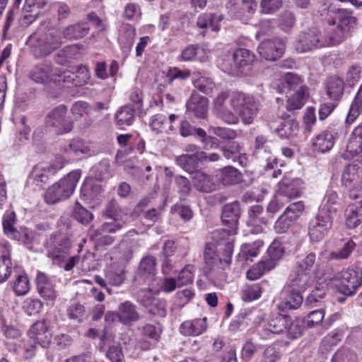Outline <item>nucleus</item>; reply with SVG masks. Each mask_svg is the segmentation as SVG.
I'll return each instance as SVG.
<instances>
[{"mask_svg": "<svg viewBox=\"0 0 362 362\" xmlns=\"http://www.w3.org/2000/svg\"><path fill=\"white\" fill-rule=\"evenodd\" d=\"M61 35L57 29L41 25L28 38L26 45L37 59L50 55L61 47Z\"/></svg>", "mask_w": 362, "mask_h": 362, "instance_id": "f257e3e1", "label": "nucleus"}, {"mask_svg": "<svg viewBox=\"0 0 362 362\" xmlns=\"http://www.w3.org/2000/svg\"><path fill=\"white\" fill-rule=\"evenodd\" d=\"M357 18L352 13L346 8H338L330 11L327 19V32L331 35V40L335 45L343 42L349 31L354 28Z\"/></svg>", "mask_w": 362, "mask_h": 362, "instance_id": "f03ea898", "label": "nucleus"}, {"mask_svg": "<svg viewBox=\"0 0 362 362\" xmlns=\"http://www.w3.org/2000/svg\"><path fill=\"white\" fill-rule=\"evenodd\" d=\"M230 104L245 124H250L256 117L260 104L255 96L243 92H234Z\"/></svg>", "mask_w": 362, "mask_h": 362, "instance_id": "7ed1b4c3", "label": "nucleus"}, {"mask_svg": "<svg viewBox=\"0 0 362 362\" xmlns=\"http://www.w3.org/2000/svg\"><path fill=\"white\" fill-rule=\"evenodd\" d=\"M80 177L79 170L69 173L47 189L45 194V202L49 204H54L69 198L73 194Z\"/></svg>", "mask_w": 362, "mask_h": 362, "instance_id": "20e7f679", "label": "nucleus"}, {"mask_svg": "<svg viewBox=\"0 0 362 362\" xmlns=\"http://www.w3.org/2000/svg\"><path fill=\"white\" fill-rule=\"evenodd\" d=\"M332 45H335V44L331 40V35L327 33V28L322 35L321 31L315 27L301 32L295 44L296 51L300 53Z\"/></svg>", "mask_w": 362, "mask_h": 362, "instance_id": "39448f33", "label": "nucleus"}, {"mask_svg": "<svg viewBox=\"0 0 362 362\" xmlns=\"http://www.w3.org/2000/svg\"><path fill=\"white\" fill-rule=\"evenodd\" d=\"M47 257L54 264L60 265L69 255L71 240L64 235L53 234L46 243Z\"/></svg>", "mask_w": 362, "mask_h": 362, "instance_id": "423d86ee", "label": "nucleus"}, {"mask_svg": "<svg viewBox=\"0 0 362 362\" xmlns=\"http://www.w3.org/2000/svg\"><path fill=\"white\" fill-rule=\"evenodd\" d=\"M331 214L329 208L320 209L316 216L309 223L308 234L311 240L318 242L327 234L332 226Z\"/></svg>", "mask_w": 362, "mask_h": 362, "instance_id": "0eeeda50", "label": "nucleus"}, {"mask_svg": "<svg viewBox=\"0 0 362 362\" xmlns=\"http://www.w3.org/2000/svg\"><path fill=\"white\" fill-rule=\"evenodd\" d=\"M340 281L338 290L346 296H352L362 284V270L360 269H348L337 274L334 276Z\"/></svg>", "mask_w": 362, "mask_h": 362, "instance_id": "6e6552de", "label": "nucleus"}, {"mask_svg": "<svg viewBox=\"0 0 362 362\" xmlns=\"http://www.w3.org/2000/svg\"><path fill=\"white\" fill-rule=\"evenodd\" d=\"M29 336L33 341L25 345L26 351H31L37 343L42 347H46L50 344L52 338L49 322L45 320L35 322L29 330Z\"/></svg>", "mask_w": 362, "mask_h": 362, "instance_id": "1a4fd4ad", "label": "nucleus"}, {"mask_svg": "<svg viewBox=\"0 0 362 362\" xmlns=\"http://www.w3.org/2000/svg\"><path fill=\"white\" fill-rule=\"evenodd\" d=\"M66 107L59 105L47 114L45 122L48 126L54 127L58 134L69 133L72 130L73 122L71 119L66 116Z\"/></svg>", "mask_w": 362, "mask_h": 362, "instance_id": "9d476101", "label": "nucleus"}, {"mask_svg": "<svg viewBox=\"0 0 362 362\" xmlns=\"http://www.w3.org/2000/svg\"><path fill=\"white\" fill-rule=\"evenodd\" d=\"M216 247L214 243H208L206 245L204 252L205 272H211L216 265L222 262H224L226 264L230 263L233 252V245L231 243H228L225 245L223 257H220L216 253Z\"/></svg>", "mask_w": 362, "mask_h": 362, "instance_id": "9b49d317", "label": "nucleus"}, {"mask_svg": "<svg viewBox=\"0 0 362 362\" xmlns=\"http://www.w3.org/2000/svg\"><path fill=\"white\" fill-rule=\"evenodd\" d=\"M58 76H61L48 61L37 64L30 73V78L33 81L42 84H49Z\"/></svg>", "mask_w": 362, "mask_h": 362, "instance_id": "f8f14e48", "label": "nucleus"}, {"mask_svg": "<svg viewBox=\"0 0 362 362\" xmlns=\"http://www.w3.org/2000/svg\"><path fill=\"white\" fill-rule=\"evenodd\" d=\"M303 181L299 178L289 179L284 177L279 183L276 194L288 204L293 199L301 194Z\"/></svg>", "mask_w": 362, "mask_h": 362, "instance_id": "ddd939ff", "label": "nucleus"}, {"mask_svg": "<svg viewBox=\"0 0 362 362\" xmlns=\"http://www.w3.org/2000/svg\"><path fill=\"white\" fill-rule=\"evenodd\" d=\"M285 47L284 40L276 38L262 42L258 47V52L266 60L276 61L283 55Z\"/></svg>", "mask_w": 362, "mask_h": 362, "instance_id": "4468645a", "label": "nucleus"}, {"mask_svg": "<svg viewBox=\"0 0 362 362\" xmlns=\"http://www.w3.org/2000/svg\"><path fill=\"white\" fill-rule=\"evenodd\" d=\"M271 129H273L281 138L290 139L297 135L298 132V123L289 115L284 114L280 117L279 124L271 122Z\"/></svg>", "mask_w": 362, "mask_h": 362, "instance_id": "2eb2a0df", "label": "nucleus"}, {"mask_svg": "<svg viewBox=\"0 0 362 362\" xmlns=\"http://www.w3.org/2000/svg\"><path fill=\"white\" fill-rule=\"evenodd\" d=\"M228 98V95L226 93H221L214 100V112L216 117L224 122L229 124H236L239 122L238 117L224 106Z\"/></svg>", "mask_w": 362, "mask_h": 362, "instance_id": "dca6fc26", "label": "nucleus"}, {"mask_svg": "<svg viewBox=\"0 0 362 362\" xmlns=\"http://www.w3.org/2000/svg\"><path fill=\"white\" fill-rule=\"evenodd\" d=\"M122 228V224L120 223L114 224L105 223L97 230L90 229L89 230V235L92 240H96L100 244L109 245L113 243L114 238L108 235H102V232L112 233Z\"/></svg>", "mask_w": 362, "mask_h": 362, "instance_id": "f3484780", "label": "nucleus"}, {"mask_svg": "<svg viewBox=\"0 0 362 362\" xmlns=\"http://www.w3.org/2000/svg\"><path fill=\"white\" fill-rule=\"evenodd\" d=\"M207 318H196L184 321L180 326V332L186 337H196L202 334L207 329Z\"/></svg>", "mask_w": 362, "mask_h": 362, "instance_id": "a211bd4d", "label": "nucleus"}, {"mask_svg": "<svg viewBox=\"0 0 362 362\" xmlns=\"http://www.w3.org/2000/svg\"><path fill=\"white\" fill-rule=\"evenodd\" d=\"M37 289L40 296L45 300L54 301L57 298V291L51 280L43 272H38L36 277Z\"/></svg>", "mask_w": 362, "mask_h": 362, "instance_id": "6ab92c4d", "label": "nucleus"}, {"mask_svg": "<svg viewBox=\"0 0 362 362\" xmlns=\"http://www.w3.org/2000/svg\"><path fill=\"white\" fill-rule=\"evenodd\" d=\"M187 110L199 118H205L208 111V100L194 92L187 103Z\"/></svg>", "mask_w": 362, "mask_h": 362, "instance_id": "aec40b11", "label": "nucleus"}, {"mask_svg": "<svg viewBox=\"0 0 362 362\" xmlns=\"http://www.w3.org/2000/svg\"><path fill=\"white\" fill-rule=\"evenodd\" d=\"M228 7L237 18H242L255 12L257 2L256 0H230Z\"/></svg>", "mask_w": 362, "mask_h": 362, "instance_id": "412c9836", "label": "nucleus"}, {"mask_svg": "<svg viewBox=\"0 0 362 362\" xmlns=\"http://www.w3.org/2000/svg\"><path fill=\"white\" fill-rule=\"evenodd\" d=\"M119 322L124 325H130L139 319L136 306L129 300H126L118 305Z\"/></svg>", "mask_w": 362, "mask_h": 362, "instance_id": "4be33fe9", "label": "nucleus"}, {"mask_svg": "<svg viewBox=\"0 0 362 362\" xmlns=\"http://www.w3.org/2000/svg\"><path fill=\"white\" fill-rule=\"evenodd\" d=\"M344 86L343 78L337 76L327 78L325 83L327 95L332 100H340L344 94Z\"/></svg>", "mask_w": 362, "mask_h": 362, "instance_id": "5701e85b", "label": "nucleus"}, {"mask_svg": "<svg viewBox=\"0 0 362 362\" xmlns=\"http://www.w3.org/2000/svg\"><path fill=\"white\" fill-rule=\"evenodd\" d=\"M240 215V208L238 202L224 205L222 210L221 219L223 223L228 225L233 231Z\"/></svg>", "mask_w": 362, "mask_h": 362, "instance_id": "b1692460", "label": "nucleus"}, {"mask_svg": "<svg viewBox=\"0 0 362 362\" xmlns=\"http://www.w3.org/2000/svg\"><path fill=\"white\" fill-rule=\"evenodd\" d=\"M335 133L327 129L319 134L313 143L315 150L325 153L332 149L334 144Z\"/></svg>", "mask_w": 362, "mask_h": 362, "instance_id": "393cba45", "label": "nucleus"}, {"mask_svg": "<svg viewBox=\"0 0 362 362\" xmlns=\"http://www.w3.org/2000/svg\"><path fill=\"white\" fill-rule=\"evenodd\" d=\"M90 27L86 22H78L66 26L62 32V36L67 40H78L88 35Z\"/></svg>", "mask_w": 362, "mask_h": 362, "instance_id": "a878e982", "label": "nucleus"}, {"mask_svg": "<svg viewBox=\"0 0 362 362\" xmlns=\"http://www.w3.org/2000/svg\"><path fill=\"white\" fill-rule=\"evenodd\" d=\"M313 284V279L310 274L300 272L297 269L295 271L294 276L291 278L289 288L292 291L300 293L305 291Z\"/></svg>", "mask_w": 362, "mask_h": 362, "instance_id": "bb28decb", "label": "nucleus"}, {"mask_svg": "<svg viewBox=\"0 0 362 362\" xmlns=\"http://www.w3.org/2000/svg\"><path fill=\"white\" fill-rule=\"evenodd\" d=\"M309 97V90L308 87H301L294 93L288 97L286 108L289 112H293L302 108Z\"/></svg>", "mask_w": 362, "mask_h": 362, "instance_id": "cd10ccee", "label": "nucleus"}, {"mask_svg": "<svg viewBox=\"0 0 362 362\" xmlns=\"http://www.w3.org/2000/svg\"><path fill=\"white\" fill-rule=\"evenodd\" d=\"M193 185L199 192L209 193L216 189L212 178L202 171H196L192 177Z\"/></svg>", "mask_w": 362, "mask_h": 362, "instance_id": "c85d7f7f", "label": "nucleus"}, {"mask_svg": "<svg viewBox=\"0 0 362 362\" xmlns=\"http://www.w3.org/2000/svg\"><path fill=\"white\" fill-rule=\"evenodd\" d=\"M233 59L235 68L240 69L252 65L255 56L249 49L238 48L233 52Z\"/></svg>", "mask_w": 362, "mask_h": 362, "instance_id": "c756f323", "label": "nucleus"}, {"mask_svg": "<svg viewBox=\"0 0 362 362\" xmlns=\"http://www.w3.org/2000/svg\"><path fill=\"white\" fill-rule=\"evenodd\" d=\"M217 176L219 182L225 186L238 184L242 179L241 173L230 166L222 168Z\"/></svg>", "mask_w": 362, "mask_h": 362, "instance_id": "7c9ffc66", "label": "nucleus"}, {"mask_svg": "<svg viewBox=\"0 0 362 362\" xmlns=\"http://www.w3.org/2000/svg\"><path fill=\"white\" fill-rule=\"evenodd\" d=\"M346 151L351 156L362 153V126L356 127L351 134L347 142Z\"/></svg>", "mask_w": 362, "mask_h": 362, "instance_id": "2f4dec72", "label": "nucleus"}, {"mask_svg": "<svg viewBox=\"0 0 362 362\" xmlns=\"http://www.w3.org/2000/svg\"><path fill=\"white\" fill-rule=\"evenodd\" d=\"M208 57L207 52L197 45H189L182 51L181 55L183 61L198 60L199 62H206Z\"/></svg>", "mask_w": 362, "mask_h": 362, "instance_id": "473e14b6", "label": "nucleus"}, {"mask_svg": "<svg viewBox=\"0 0 362 362\" xmlns=\"http://www.w3.org/2000/svg\"><path fill=\"white\" fill-rule=\"evenodd\" d=\"M355 247L356 243L352 240H349L344 243L343 246L338 251L327 252L325 258L327 261L348 259Z\"/></svg>", "mask_w": 362, "mask_h": 362, "instance_id": "72a5a7b5", "label": "nucleus"}, {"mask_svg": "<svg viewBox=\"0 0 362 362\" xmlns=\"http://www.w3.org/2000/svg\"><path fill=\"white\" fill-rule=\"evenodd\" d=\"M135 111L131 105L122 107L115 114L117 124L122 128L132 125L135 119Z\"/></svg>", "mask_w": 362, "mask_h": 362, "instance_id": "f704fd0d", "label": "nucleus"}, {"mask_svg": "<svg viewBox=\"0 0 362 362\" xmlns=\"http://www.w3.org/2000/svg\"><path fill=\"white\" fill-rule=\"evenodd\" d=\"M361 169L358 165L349 164L346 165L341 175L342 185L346 187H350V189L354 186H358L359 183H354L358 177Z\"/></svg>", "mask_w": 362, "mask_h": 362, "instance_id": "c9c22d12", "label": "nucleus"}, {"mask_svg": "<svg viewBox=\"0 0 362 362\" xmlns=\"http://www.w3.org/2000/svg\"><path fill=\"white\" fill-rule=\"evenodd\" d=\"M221 150L224 157L234 163H238L243 165L240 157V146L235 141H229L221 146Z\"/></svg>", "mask_w": 362, "mask_h": 362, "instance_id": "e433bc0d", "label": "nucleus"}, {"mask_svg": "<svg viewBox=\"0 0 362 362\" xmlns=\"http://www.w3.org/2000/svg\"><path fill=\"white\" fill-rule=\"evenodd\" d=\"M282 88L279 92H286L287 90H294L300 89L301 87H306L303 84V81L299 76L293 73H287L282 79Z\"/></svg>", "mask_w": 362, "mask_h": 362, "instance_id": "4c0bfd02", "label": "nucleus"}, {"mask_svg": "<svg viewBox=\"0 0 362 362\" xmlns=\"http://www.w3.org/2000/svg\"><path fill=\"white\" fill-rule=\"evenodd\" d=\"M127 215V212L119 206L115 199L110 200L103 211V216L113 220L122 219Z\"/></svg>", "mask_w": 362, "mask_h": 362, "instance_id": "58836bf2", "label": "nucleus"}, {"mask_svg": "<svg viewBox=\"0 0 362 362\" xmlns=\"http://www.w3.org/2000/svg\"><path fill=\"white\" fill-rule=\"evenodd\" d=\"M303 298L300 293L292 291L279 304V308L281 310H296L302 304Z\"/></svg>", "mask_w": 362, "mask_h": 362, "instance_id": "ea45409f", "label": "nucleus"}, {"mask_svg": "<svg viewBox=\"0 0 362 362\" xmlns=\"http://www.w3.org/2000/svg\"><path fill=\"white\" fill-rule=\"evenodd\" d=\"M290 318L287 315H276L273 316L269 320L267 329L274 334H279L282 332L287 326Z\"/></svg>", "mask_w": 362, "mask_h": 362, "instance_id": "a19ab883", "label": "nucleus"}, {"mask_svg": "<svg viewBox=\"0 0 362 362\" xmlns=\"http://www.w3.org/2000/svg\"><path fill=\"white\" fill-rule=\"evenodd\" d=\"M362 112V86L353 101L346 117L347 123H353Z\"/></svg>", "mask_w": 362, "mask_h": 362, "instance_id": "79ce46f5", "label": "nucleus"}, {"mask_svg": "<svg viewBox=\"0 0 362 362\" xmlns=\"http://www.w3.org/2000/svg\"><path fill=\"white\" fill-rule=\"evenodd\" d=\"M73 216L77 221L84 225L89 223L93 218V214L77 201L74 207Z\"/></svg>", "mask_w": 362, "mask_h": 362, "instance_id": "37998d69", "label": "nucleus"}, {"mask_svg": "<svg viewBox=\"0 0 362 362\" xmlns=\"http://www.w3.org/2000/svg\"><path fill=\"white\" fill-rule=\"evenodd\" d=\"M156 259L153 256L144 257L139 264V272L144 276H154L156 274Z\"/></svg>", "mask_w": 362, "mask_h": 362, "instance_id": "c03bdc74", "label": "nucleus"}, {"mask_svg": "<svg viewBox=\"0 0 362 362\" xmlns=\"http://www.w3.org/2000/svg\"><path fill=\"white\" fill-rule=\"evenodd\" d=\"M53 174L49 166L43 168L35 166L32 170L30 177L33 179L36 185H40L42 183L47 182L49 175Z\"/></svg>", "mask_w": 362, "mask_h": 362, "instance_id": "a18cd8bd", "label": "nucleus"}, {"mask_svg": "<svg viewBox=\"0 0 362 362\" xmlns=\"http://www.w3.org/2000/svg\"><path fill=\"white\" fill-rule=\"evenodd\" d=\"M12 261L10 255H3L0 257V283H4L12 272Z\"/></svg>", "mask_w": 362, "mask_h": 362, "instance_id": "49530a36", "label": "nucleus"}, {"mask_svg": "<svg viewBox=\"0 0 362 362\" xmlns=\"http://www.w3.org/2000/svg\"><path fill=\"white\" fill-rule=\"evenodd\" d=\"M175 183L177 187V193L181 200H185L189 194L191 185L189 180L184 176H177L175 178Z\"/></svg>", "mask_w": 362, "mask_h": 362, "instance_id": "de8ad7c7", "label": "nucleus"}, {"mask_svg": "<svg viewBox=\"0 0 362 362\" xmlns=\"http://www.w3.org/2000/svg\"><path fill=\"white\" fill-rule=\"evenodd\" d=\"M294 216H288L284 213L279 217L275 223L274 229L278 233H286L296 221Z\"/></svg>", "mask_w": 362, "mask_h": 362, "instance_id": "09e8293b", "label": "nucleus"}, {"mask_svg": "<svg viewBox=\"0 0 362 362\" xmlns=\"http://www.w3.org/2000/svg\"><path fill=\"white\" fill-rule=\"evenodd\" d=\"M197 162L196 158L189 154H182L176 158L177 164L185 171L192 173L194 169V164Z\"/></svg>", "mask_w": 362, "mask_h": 362, "instance_id": "8fccbe9b", "label": "nucleus"}, {"mask_svg": "<svg viewBox=\"0 0 362 362\" xmlns=\"http://www.w3.org/2000/svg\"><path fill=\"white\" fill-rule=\"evenodd\" d=\"M138 244L136 242L122 241L120 245L121 256L120 259L124 262H129L133 257V254Z\"/></svg>", "mask_w": 362, "mask_h": 362, "instance_id": "3c124183", "label": "nucleus"}, {"mask_svg": "<svg viewBox=\"0 0 362 362\" xmlns=\"http://www.w3.org/2000/svg\"><path fill=\"white\" fill-rule=\"evenodd\" d=\"M262 288L259 284L248 286L242 291V299L244 301H251L259 298L261 296Z\"/></svg>", "mask_w": 362, "mask_h": 362, "instance_id": "603ef678", "label": "nucleus"}, {"mask_svg": "<svg viewBox=\"0 0 362 362\" xmlns=\"http://www.w3.org/2000/svg\"><path fill=\"white\" fill-rule=\"evenodd\" d=\"M262 241L258 240L252 244L247 243L242 246L241 252L245 257L246 260L250 259L252 257H256L258 254L260 247L262 246Z\"/></svg>", "mask_w": 362, "mask_h": 362, "instance_id": "864d4df0", "label": "nucleus"}, {"mask_svg": "<svg viewBox=\"0 0 362 362\" xmlns=\"http://www.w3.org/2000/svg\"><path fill=\"white\" fill-rule=\"evenodd\" d=\"M263 214V208L259 205L253 206L250 211V222L255 223L258 221L264 224H267L269 221V217L267 216H262Z\"/></svg>", "mask_w": 362, "mask_h": 362, "instance_id": "5fc2aeb1", "label": "nucleus"}, {"mask_svg": "<svg viewBox=\"0 0 362 362\" xmlns=\"http://www.w3.org/2000/svg\"><path fill=\"white\" fill-rule=\"evenodd\" d=\"M193 272L194 266L192 265H187L184 269H182V270L180 272L177 278L178 286L191 284L193 281Z\"/></svg>", "mask_w": 362, "mask_h": 362, "instance_id": "6e6d98bb", "label": "nucleus"}, {"mask_svg": "<svg viewBox=\"0 0 362 362\" xmlns=\"http://www.w3.org/2000/svg\"><path fill=\"white\" fill-rule=\"evenodd\" d=\"M282 6V0H262L260 12L270 14L276 12Z\"/></svg>", "mask_w": 362, "mask_h": 362, "instance_id": "4d7b16f0", "label": "nucleus"}, {"mask_svg": "<svg viewBox=\"0 0 362 362\" xmlns=\"http://www.w3.org/2000/svg\"><path fill=\"white\" fill-rule=\"evenodd\" d=\"M13 290L18 296L25 295L29 290V280L25 275H19L13 284Z\"/></svg>", "mask_w": 362, "mask_h": 362, "instance_id": "13d9d810", "label": "nucleus"}, {"mask_svg": "<svg viewBox=\"0 0 362 362\" xmlns=\"http://www.w3.org/2000/svg\"><path fill=\"white\" fill-rule=\"evenodd\" d=\"M303 322L300 320H296L287 327L288 337L291 339H297L303 334Z\"/></svg>", "mask_w": 362, "mask_h": 362, "instance_id": "bf43d9fd", "label": "nucleus"}, {"mask_svg": "<svg viewBox=\"0 0 362 362\" xmlns=\"http://www.w3.org/2000/svg\"><path fill=\"white\" fill-rule=\"evenodd\" d=\"M304 209L305 206L303 202L302 201H298L287 206L284 213L288 216H295L293 219L296 221L300 217Z\"/></svg>", "mask_w": 362, "mask_h": 362, "instance_id": "052dcab7", "label": "nucleus"}, {"mask_svg": "<svg viewBox=\"0 0 362 362\" xmlns=\"http://www.w3.org/2000/svg\"><path fill=\"white\" fill-rule=\"evenodd\" d=\"M286 204H287L281 199V197H279L276 194L267 206V211L268 214L267 216L269 217L270 219L275 213L282 209Z\"/></svg>", "mask_w": 362, "mask_h": 362, "instance_id": "680f3d73", "label": "nucleus"}, {"mask_svg": "<svg viewBox=\"0 0 362 362\" xmlns=\"http://www.w3.org/2000/svg\"><path fill=\"white\" fill-rule=\"evenodd\" d=\"M163 211V208H152L146 211L144 214V220L145 223L148 226H153L157 222L160 217L161 213Z\"/></svg>", "mask_w": 362, "mask_h": 362, "instance_id": "e2e57ef3", "label": "nucleus"}, {"mask_svg": "<svg viewBox=\"0 0 362 362\" xmlns=\"http://www.w3.org/2000/svg\"><path fill=\"white\" fill-rule=\"evenodd\" d=\"M161 329L159 326L147 324L141 329V334L144 337L150 338L155 341H157L160 338Z\"/></svg>", "mask_w": 362, "mask_h": 362, "instance_id": "0e129e2a", "label": "nucleus"}, {"mask_svg": "<svg viewBox=\"0 0 362 362\" xmlns=\"http://www.w3.org/2000/svg\"><path fill=\"white\" fill-rule=\"evenodd\" d=\"M156 299L157 298L153 297V294L151 290L142 289L138 293L139 303L146 308L151 305Z\"/></svg>", "mask_w": 362, "mask_h": 362, "instance_id": "69168bd1", "label": "nucleus"}, {"mask_svg": "<svg viewBox=\"0 0 362 362\" xmlns=\"http://www.w3.org/2000/svg\"><path fill=\"white\" fill-rule=\"evenodd\" d=\"M280 356L276 348L268 346L262 353L259 362H276Z\"/></svg>", "mask_w": 362, "mask_h": 362, "instance_id": "338daca9", "label": "nucleus"}, {"mask_svg": "<svg viewBox=\"0 0 362 362\" xmlns=\"http://www.w3.org/2000/svg\"><path fill=\"white\" fill-rule=\"evenodd\" d=\"M107 356L112 362H125L124 354L119 345L110 346L107 352Z\"/></svg>", "mask_w": 362, "mask_h": 362, "instance_id": "774afa93", "label": "nucleus"}]
</instances>
